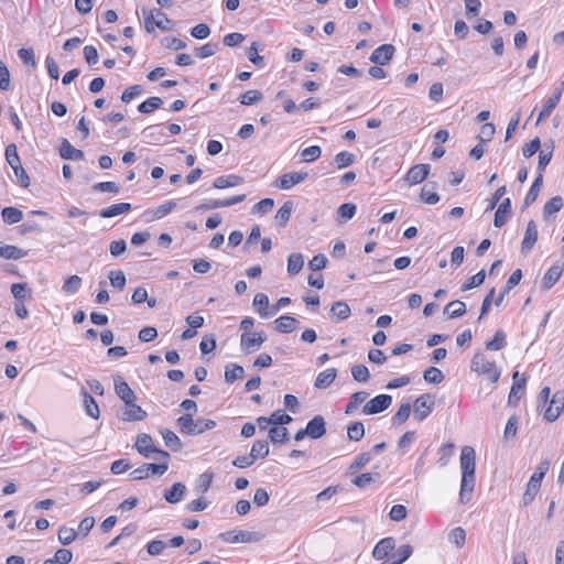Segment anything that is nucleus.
<instances>
[{
  "label": "nucleus",
  "mask_w": 564,
  "mask_h": 564,
  "mask_svg": "<svg viewBox=\"0 0 564 564\" xmlns=\"http://www.w3.org/2000/svg\"><path fill=\"white\" fill-rule=\"evenodd\" d=\"M459 465L462 469L459 502L466 505L471 500L476 481V452L474 447L464 446L462 448Z\"/></svg>",
  "instance_id": "obj_1"
},
{
  "label": "nucleus",
  "mask_w": 564,
  "mask_h": 564,
  "mask_svg": "<svg viewBox=\"0 0 564 564\" xmlns=\"http://www.w3.org/2000/svg\"><path fill=\"white\" fill-rule=\"evenodd\" d=\"M412 552V546L409 544L401 545L395 550V541L389 536L376 544L372 555L376 560L382 561L381 564H402L411 556Z\"/></svg>",
  "instance_id": "obj_2"
},
{
  "label": "nucleus",
  "mask_w": 564,
  "mask_h": 564,
  "mask_svg": "<svg viewBox=\"0 0 564 564\" xmlns=\"http://www.w3.org/2000/svg\"><path fill=\"white\" fill-rule=\"evenodd\" d=\"M470 370L478 376L484 377L490 383H497L501 375L497 365L481 352H476L473 356Z\"/></svg>",
  "instance_id": "obj_3"
},
{
  "label": "nucleus",
  "mask_w": 564,
  "mask_h": 564,
  "mask_svg": "<svg viewBox=\"0 0 564 564\" xmlns=\"http://www.w3.org/2000/svg\"><path fill=\"white\" fill-rule=\"evenodd\" d=\"M549 468H550V462L546 459L542 460L538 465L535 471L530 477V479L527 484L525 491L522 496L523 506H529L533 502V500L535 499V497L538 496V494L540 491L542 480H543L545 474L549 471Z\"/></svg>",
  "instance_id": "obj_4"
},
{
  "label": "nucleus",
  "mask_w": 564,
  "mask_h": 564,
  "mask_svg": "<svg viewBox=\"0 0 564 564\" xmlns=\"http://www.w3.org/2000/svg\"><path fill=\"white\" fill-rule=\"evenodd\" d=\"M143 20L144 28L149 33H153L158 29L161 31H170L173 29V22L159 9L144 10Z\"/></svg>",
  "instance_id": "obj_5"
},
{
  "label": "nucleus",
  "mask_w": 564,
  "mask_h": 564,
  "mask_svg": "<svg viewBox=\"0 0 564 564\" xmlns=\"http://www.w3.org/2000/svg\"><path fill=\"white\" fill-rule=\"evenodd\" d=\"M134 446L137 451L145 458L151 457L153 454L158 455L156 459H169L170 454L165 451L156 448L154 446L153 440L149 434H140L138 435Z\"/></svg>",
  "instance_id": "obj_6"
},
{
  "label": "nucleus",
  "mask_w": 564,
  "mask_h": 564,
  "mask_svg": "<svg viewBox=\"0 0 564 564\" xmlns=\"http://www.w3.org/2000/svg\"><path fill=\"white\" fill-rule=\"evenodd\" d=\"M434 405V397L431 393L421 394L415 399L413 404L414 417L417 421L425 420L432 413Z\"/></svg>",
  "instance_id": "obj_7"
},
{
  "label": "nucleus",
  "mask_w": 564,
  "mask_h": 564,
  "mask_svg": "<svg viewBox=\"0 0 564 564\" xmlns=\"http://www.w3.org/2000/svg\"><path fill=\"white\" fill-rule=\"evenodd\" d=\"M169 469V459H163L159 464L145 463L133 470L135 479H145L152 476H162Z\"/></svg>",
  "instance_id": "obj_8"
},
{
  "label": "nucleus",
  "mask_w": 564,
  "mask_h": 564,
  "mask_svg": "<svg viewBox=\"0 0 564 564\" xmlns=\"http://www.w3.org/2000/svg\"><path fill=\"white\" fill-rule=\"evenodd\" d=\"M563 91H564V82H561L558 84V86L555 88L554 94L544 101L542 109L540 110V112L538 115V119H536L538 123L544 121L545 119H547L551 116L553 110L558 105V102L562 98Z\"/></svg>",
  "instance_id": "obj_9"
},
{
  "label": "nucleus",
  "mask_w": 564,
  "mask_h": 564,
  "mask_svg": "<svg viewBox=\"0 0 564 564\" xmlns=\"http://www.w3.org/2000/svg\"><path fill=\"white\" fill-rule=\"evenodd\" d=\"M121 409L120 420L124 422L143 421L147 417V411L135 403V400H129L123 402Z\"/></svg>",
  "instance_id": "obj_10"
},
{
  "label": "nucleus",
  "mask_w": 564,
  "mask_h": 564,
  "mask_svg": "<svg viewBox=\"0 0 564 564\" xmlns=\"http://www.w3.org/2000/svg\"><path fill=\"white\" fill-rule=\"evenodd\" d=\"M392 403L389 394H379L365 403L362 413L366 415L378 414L387 410Z\"/></svg>",
  "instance_id": "obj_11"
},
{
  "label": "nucleus",
  "mask_w": 564,
  "mask_h": 564,
  "mask_svg": "<svg viewBox=\"0 0 564 564\" xmlns=\"http://www.w3.org/2000/svg\"><path fill=\"white\" fill-rule=\"evenodd\" d=\"M564 410V392L556 391L544 411V419L547 422H554L561 415Z\"/></svg>",
  "instance_id": "obj_12"
},
{
  "label": "nucleus",
  "mask_w": 564,
  "mask_h": 564,
  "mask_svg": "<svg viewBox=\"0 0 564 564\" xmlns=\"http://www.w3.org/2000/svg\"><path fill=\"white\" fill-rule=\"evenodd\" d=\"M265 340L263 332H250L242 333L240 338V345L242 350L246 352H252L258 350Z\"/></svg>",
  "instance_id": "obj_13"
},
{
  "label": "nucleus",
  "mask_w": 564,
  "mask_h": 564,
  "mask_svg": "<svg viewBox=\"0 0 564 564\" xmlns=\"http://www.w3.org/2000/svg\"><path fill=\"white\" fill-rule=\"evenodd\" d=\"M308 174L306 172H290L275 180L274 186L280 189H290L293 186L304 182Z\"/></svg>",
  "instance_id": "obj_14"
},
{
  "label": "nucleus",
  "mask_w": 564,
  "mask_h": 564,
  "mask_svg": "<svg viewBox=\"0 0 564 564\" xmlns=\"http://www.w3.org/2000/svg\"><path fill=\"white\" fill-rule=\"evenodd\" d=\"M246 199V195H236L231 196L226 199H210L207 203H204L196 207L197 210H209V209H217L223 207H229L236 204H239Z\"/></svg>",
  "instance_id": "obj_15"
},
{
  "label": "nucleus",
  "mask_w": 564,
  "mask_h": 564,
  "mask_svg": "<svg viewBox=\"0 0 564 564\" xmlns=\"http://www.w3.org/2000/svg\"><path fill=\"white\" fill-rule=\"evenodd\" d=\"M220 538L227 543H249L258 540L256 533L249 531L230 530L220 534Z\"/></svg>",
  "instance_id": "obj_16"
},
{
  "label": "nucleus",
  "mask_w": 564,
  "mask_h": 564,
  "mask_svg": "<svg viewBox=\"0 0 564 564\" xmlns=\"http://www.w3.org/2000/svg\"><path fill=\"white\" fill-rule=\"evenodd\" d=\"M394 51L393 45L382 44L372 52L370 61L375 64L384 65L391 61Z\"/></svg>",
  "instance_id": "obj_17"
},
{
  "label": "nucleus",
  "mask_w": 564,
  "mask_h": 564,
  "mask_svg": "<svg viewBox=\"0 0 564 564\" xmlns=\"http://www.w3.org/2000/svg\"><path fill=\"white\" fill-rule=\"evenodd\" d=\"M429 173V164H416L408 171L405 180L410 185H416L422 183L427 177Z\"/></svg>",
  "instance_id": "obj_18"
},
{
  "label": "nucleus",
  "mask_w": 564,
  "mask_h": 564,
  "mask_svg": "<svg viewBox=\"0 0 564 564\" xmlns=\"http://www.w3.org/2000/svg\"><path fill=\"white\" fill-rule=\"evenodd\" d=\"M525 383L527 379L524 377L519 379V372L516 371L513 373V384L510 389V393L508 397L509 404L516 405L520 401V399L524 394Z\"/></svg>",
  "instance_id": "obj_19"
},
{
  "label": "nucleus",
  "mask_w": 564,
  "mask_h": 564,
  "mask_svg": "<svg viewBox=\"0 0 564 564\" xmlns=\"http://www.w3.org/2000/svg\"><path fill=\"white\" fill-rule=\"evenodd\" d=\"M511 214V200L510 198H505L498 205L497 210L495 213L494 225L498 228L502 227L509 219Z\"/></svg>",
  "instance_id": "obj_20"
},
{
  "label": "nucleus",
  "mask_w": 564,
  "mask_h": 564,
  "mask_svg": "<svg viewBox=\"0 0 564 564\" xmlns=\"http://www.w3.org/2000/svg\"><path fill=\"white\" fill-rule=\"evenodd\" d=\"M538 240V227L534 220H530L527 225L525 234L521 243L523 252H529Z\"/></svg>",
  "instance_id": "obj_21"
},
{
  "label": "nucleus",
  "mask_w": 564,
  "mask_h": 564,
  "mask_svg": "<svg viewBox=\"0 0 564 564\" xmlns=\"http://www.w3.org/2000/svg\"><path fill=\"white\" fill-rule=\"evenodd\" d=\"M305 432H307V435L311 438H314V440L321 438L326 433L324 419L319 415L312 419L307 423Z\"/></svg>",
  "instance_id": "obj_22"
},
{
  "label": "nucleus",
  "mask_w": 564,
  "mask_h": 564,
  "mask_svg": "<svg viewBox=\"0 0 564 564\" xmlns=\"http://www.w3.org/2000/svg\"><path fill=\"white\" fill-rule=\"evenodd\" d=\"M563 265L554 264L545 272L542 279V288L544 290L551 289L562 276Z\"/></svg>",
  "instance_id": "obj_23"
},
{
  "label": "nucleus",
  "mask_w": 564,
  "mask_h": 564,
  "mask_svg": "<svg viewBox=\"0 0 564 564\" xmlns=\"http://www.w3.org/2000/svg\"><path fill=\"white\" fill-rule=\"evenodd\" d=\"M28 251L13 245H6L0 241V258L6 260H19L24 258Z\"/></svg>",
  "instance_id": "obj_24"
},
{
  "label": "nucleus",
  "mask_w": 564,
  "mask_h": 564,
  "mask_svg": "<svg viewBox=\"0 0 564 564\" xmlns=\"http://www.w3.org/2000/svg\"><path fill=\"white\" fill-rule=\"evenodd\" d=\"M275 329L279 333L288 334L294 332L299 326V321L290 315L280 316L274 321Z\"/></svg>",
  "instance_id": "obj_25"
},
{
  "label": "nucleus",
  "mask_w": 564,
  "mask_h": 564,
  "mask_svg": "<svg viewBox=\"0 0 564 564\" xmlns=\"http://www.w3.org/2000/svg\"><path fill=\"white\" fill-rule=\"evenodd\" d=\"M337 377V370L335 368H327L321 371L314 382L316 389H326L335 381Z\"/></svg>",
  "instance_id": "obj_26"
},
{
  "label": "nucleus",
  "mask_w": 564,
  "mask_h": 564,
  "mask_svg": "<svg viewBox=\"0 0 564 564\" xmlns=\"http://www.w3.org/2000/svg\"><path fill=\"white\" fill-rule=\"evenodd\" d=\"M115 391L123 402L129 400H137L134 391L121 377L115 379Z\"/></svg>",
  "instance_id": "obj_27"
},
{
  "label": "nucleus",
  "mask_w": 564,
  "mask_h": 564,
  "mask_svg": "<svg viewBox=\"0 0 564 564\" xmlns=\"http://www.w3.org/2000/svg\"><path fill=\"white\" fill-rule=\"evenodd\" d=\"M253 306L258 314L262 318H267L271 315H273L272 311H269V297L264 293H257L253 297Z\"/></svg>",
  "instance_id": "obj_28"
},
{
  "label": "nucleus",
  "mask_w": 564,
  "mask_h": 564,
  "mask_svg": "<svg viewBox=\"0 0 564 564\" xmlns=\"http://www.w3.org/2000/svg\"><path fill=\"white\" fill-rule=\"evenodd\" d=\"M130 209L131 205L129 203H117L101 209L99 216L102 218H111L128 213Z\"/></svg>",
  "instance_id": "obj_29"
},
{
  "label": "nucleus",
  "mask_w": 564,
  "mask_h": 564,
  "mask_svg": "<svg viewBox=\"0 0 564 564\" xmlns=\"http://www.w3.org/2000/svg\"><path fill=\"white\" fill-rule=\"evenodd\" d=\"M83 403L85 412L90 417L97 420L100 416L99 405L96 400L87 391H83Z\"/></svg>",
  "instance_id": "obj_30"
},
{
  "label": "nucleus",
  "mask_w": 564,
  "mask_h": 564,
  "mask_svg": "<svg viewBox=\"0 0 564 564\" xmlns=\"http://www.w3.org/2000/svg\"><path fill=\"white\" fill-rule=\"evenodd\" d=\"M243 182V178L238 175H226V176H219L215 178L213 186L217 189H224L228 187H234Z\"/></svg>",
  "instance_id": "obj_31"
},
{
  "label": "nucleus",
  "mask_w": 564,
  "mask_h": 564,
  "mask_svg": "<svg viewBox=\"0 0 564 564\" xmlns=\"http://www.w3.org/2000/svg\"><path fill=\"white\" fill-rule=\"evenodd\" d=\"M368 397L369 393L366 391L355 392L346 405L345 413L347 415L354 414L359 408V405L366 402Z\"/></svg>",
  "instance_id": "obj_32"
},
{
  "label": "nucleus",
  "mask_w": 564,
  "mask_h": 564,
  "mask_svg": "<svg viewBox=\"0 0 564 564\" xmlns=\"http://www.w3.org/2000/svg\"><path fill=\"white\" fill-rule=\"evenodd\" d=\"M507 345L506 333L501 329L497 330L492 339L486 343V349L490 351H497L505 348Z\"/></svg>",
  "instance_id": "obj_33"
},
{
  "label": "nucleus",
  "mask_w": 564,
  "mask_h": 564,
  "mask_svg": "<svg viewBox=\"0 0 564 564\" xmlns=\"http://www.w3.org/2000/svg\"><path fill=\"white\" fill-rule=\"evenodd\" d=\"M61 156L66 160H82L84 152L74 148L67 140H64L61 147Z\"/></svg>",
  "instance_id": "obj_34"
},
{
  "label": "nucleus",
  "mask_w": 564,
  "mask_h": 564,
  "mask_svg": "<svg viewBox=\"0 0 564 564\" xmlns=\"http://www.w3.org/2000/svg\"><path fill=\"white\" fill-rule=\"evenodd\" d=\"M184 494L185 486L181 482H176L169 490L165 491L164 498L170 503H176L182 500Z\"/></svg>",
  "instance_id": "obj_35"
},
{
  "label": "nucleus",
  "mask_w": 564,
  "mask_h": 564,
  "mask_svg": "<svg viewBox=\"0 0 564 564\" xmlns=\"http://www.w3.org/2000/svg\"><path fill=\"white\" fill-rule=\"evenodd\" d=\"M2 219L8 225L18 224L22 220L23 214L15 207H6L1 212Z\"/></svg>",
  "instance_id": "obj_36"
},
{
  "label": "nucleus",
  "mask_w": 564,
  "mask_h": 564,
  "mask_svg": "<svg viewBox=\"0 0 564 564\" xmlns=\"http://www.w3.org/2000/svg\"><path fill=\"white\" fill-rule=\"evenodd\" d=\"M177 425L181 433L187 435L195 434V421L193 420V415L191 413L180 416L177 419Z\"/></svg>",
  "instance_id": "obj_37"
},
{
  "label": "nucleus",
  "mask_w": 564,
  "mask_h": 564,
  "mask_svg": "<svg viewBox=\"0 0 564 564\" xmlns=\"http://www.w3.org/2000/svg\"><path fill=\"white\" fill-rule=\"evenodd\" d=\"M411 414V404L409 402L402 403L398 411L392 416L393 425H402L405 423Z\"/></svg>",
  "instance_id": "obj_38"
},
{
  "label": "nucleus",
  "mask_w": 564,
  "mask_h": 564,
  "mask_svg": "<svg viewBox=\"0 0 564 564\" xmlns=\"http://www.w3.org/2000/svg\"><path fill=\"white\" fill-rule=\"evenodd\" d=\"M444 312L448 314L451 318L460 317L466 312V305L464 302L458 300L452 301L445 306Z\"/></svg>",
  "instance_id": "obj_39"
},
{
  "label": "nucleus",
  "mask_w": 564,
  "mask_h": 564,
  "mask_svg": "<svg viewBox=\"0 0 564 564\" xmlns=\"http://www.w3.org/2000/svg\"><path fill=\"white\" fill-rule=\"evenodd\" d=\"M175 207H176V203L174 200H167V202L156 206L150 213L152 214V217L154 219H161V218L167 216L170 213H172V210H174Z\"/></svg>",
  "instance_id": "obj_40"
},
{
  "label": "nucleus",
  "mask_w": 564,
  "mask_h": 564,
  "mask_svg": "<svg viewBox=\"0 0 564 564\" xmlns=\"http://www.w3.org/2000/svg\"><path fill=\"white\" fill-rule=\"evenodd\" d=\"M304 264L301 253H292L288 258V272L292 275L297 274Z\"/></svg>",
  "instance_id": "obj_41"
},
{
  "label": "nucleus",
  "mask_w": 564,
  "mask_h": 564,
  "mask_svg": "<svg viewBox=\"0 0 564 564\" xmlns=\"http://www.w3.org/2000/svg\"><path fill=\"white\" fill-rule=\"evenodd\" d=\"M365 435V426L361 422H352L347 427V436L350 441L358 442Z\"/></svg>",
  "instance_id": "obj_42"
},
{
  "label": "nucleus",
  "mask_w": 564,
  "mask_h": 564,
  "mask_svg": "<svg viewBox=\"0 0 564 564\" xmlns=\"http://www.w3.org/2000/svg\"><path fill=\"white\" fill-rule=\"evenodd\" d=\"M243 373H245V370L241 366L231 364V365L227 366L225 369V380L228 383H232L236 380L242 378Z\"/></svg>",
  "instance_id": "obj_43"
},
{
  "label": "nucleus",
  "mask_w": 564,
  "mask_h": 564,
  "mask_svg": "<svg viewBox=\"0 0 564 564\" xmlns=\"http://www.w3.org/2000/svg\"><path fill=\"white\" fill-rule=\"evenodd\" d=\"M161 435L164 440V443L167 447H170L171 449H174V451H177L181 448L182 446V443L178 438V436L171 430H162L161 431Z\"/></svg>",
  "instance_id": "obj_44"
},
{
  "label": "nucleus",
  "mask_w": 564,
  "mask_h": 564,
  "mask_svg": "<svg viewBox=\"0 0 564 564\" xmlns=\"http://www.w3.org/2000/svg\"><path fill=\"white\" fill-rule=\"evenodd\" d=\"M161 105L162 100L160 97H150L139 105L138 110L141 113H151L154 110L159 109Z\"/></svg>",
  "instance_id": "obj_45"
},
{
  "label": "nucleus",
  "mask_w": 564,
  "mask_h": 564,
  "mask_svg": "<svg viewBox=\"0 0 564 564\" xmlns=\"http://www.w3.org/2000/svg\"><path fill=\"white\" fill-rule=\"evenodd\" d=\"M292 207L293 206L291 202H285L276 212L275 220L281 227L285 226L286 223L289 221L292 213Z\"/></svg>",
  "instance_id": "obj_46"
},
{
  "label": "nucleus",
  "mask_w": 564,
  "mask_h": 564,
  "mask_svg": "<svg viewBox=\"0 0 564 564\" xmlns=\"http://www.w3.org/2000/svg\"><path fill=\"white\" fill-rule=\"evenodd\" d=\"M563 207V199L561 196H554L551 199H549L544 207H543V214L545 216H551L553 214H556L560 212Z\"/></svg>",
  "instance_id": "obj_47"
},
{
  "label": "nucleus",
  "mask_w": 564,
  "mask_h": 564,
  "mask_svg": "<svg viewBox=\"0 0 564 564\" xmlns=\"http://www.w3.org/2000/svg\"><path fill=\"white\" fill-rule=\"evenodd\" d=\"M250 455L253 460L258 457H267L269 455V444L267 441H256L251 447Z\"/></svg>",
  "instance_id": "obj_48"
},
{
  "label": "nucleus",
  "mask_w": 564,
  "mask_h": 564,
  "mask_svg": "<svg viewBox=\"0 0 564 564\" xmlns=\"http://www.w3.org/2000/svg\"><path fill=\"white\" fill-rule=\"evenodd\" d=\"M330 313L338 319H346L350 316L351 311L347 303L339 301L333 304Z\"/></svg>",
  "instance_id": "obj_49"
},
{
  "label": "nucleus",
  "mask_w": 564,
  "mask_h": 564,
  "mask_svg": "<svg viewBox=\"0 0 564 564\" xmlns=\"http://www.w3.org/2000/svg\"><path fill=\"white\" fill-rule=\"evenodd\" d=\"M4 155L7 162L10 164L12 170H17V166L21 164V160L19 158L18 149L14 143H11L6 148Z\"/></svg>",
  "instance_id": "obj_50"
},
{
  "label": "nucleus",
  "mask_w": 564,
  "mask_h": 564,
  "mask_svg": "<svg viewBox=\"0 0 564 564\" xmlns=\"http://www.w3.org/2000/svg\"><path fill=\"white\" fill-rule=\"evenodd\" d=\"M486 274L484 270H480L476 274L471 275L466 280V282L462 285V291H468L481 285L485 281Z\"/></svg>",
  "instance_id": "obj_51"
},
{
  "label": "nucleus",
  "mask_w": 564,
  "mask_h": 564,
  "mask_svg": "<svg viewBox=\"0 0 564 564\" xmlns=\"http://www.w3.org/2000/svg\"><path fill=\"white\" fill-rule=\"evenodd\" d=\"M542 184H543V174L539 173V175L534 180L533 184L531 185V187L525 196L527 204L533 203L536 199V197L540 193V189L542 187Z\"/></svg>",
  "instance_id": "obj_52"
},
{
  "label": "nucleus",
  "mask_w": 564,
  "mask_h": 564,
  "mask_svg": "<svg viewBox=\"0 0 564 564\" xmlns=\"http://www.w3.org/2000/svg\"><path fill=\"white\" fill-rule=\"evenodd\" d=\"M448 540L455 546L463 547L466 542V531L460 527L454 528L449 532Z\"/></svg>",
  "instance_id": "obj_53"
},
{
  "label": "nucleus",
  "mask_w": 564,
  "mask_h": 564,
  "mask_svg": "<svg viewBox=\"0 0 564 564\" xmlns=\"http://www.w3.org/2000/svg\"><path fill=\"white\" fill-rule=\"evenodd\" d=\"M262 99V93L256 89H250L245 91L239 97V101L241 105L250 106Z\"/></svg>",
  "instance_id": "obj_54"
},
{
  "label": "nucleus",
  "mask_w": 564,
  "mask_h": 564,
  "mask_svg": "<svg viewBox=\"0 0 564 564\" xmlns=\"http://www.w3.org/2000/svg\"><path fill=\"white\" fill-rule=\"evenodd\" d=\"M322 155V149L318 145H311L301 151V158L304 162H314Z\"/></svg>",
  "instance_id": "obj_55"
},
{
  "label": "nucleus",
  "mask_w": 564,
  "mask_h": 564,
  "mask_svg": "<svg viewBox=\"0 0 564 564\" xmlns=\"http://www.w3.org/2000/svg\"><path fill=\"white\" fill-rule=\"evenodd\" d=\"M288 434V429L284 426H273L269 430V438L272 443H284Z\"/></svg>",
  "instance_id": "obj_56"
},
{
  "label": "nucleus",
  "mask_w": 564,
  "mask_h": 564,
  "mask_svg": "<svg viewBox=\"0 0 564 564\" xmlns=\"http://www.w3.org/2000/svg\"><path fill=\"white\" fill-rule=\"evenodd\" d=\"M423 378L429 383L437 384L444 380V375L438 368L430 367L424 371Z\"/></svg>",
  "instance_id": "obj_57"
},
{
  "label": "nucleus",
  "mask_w": 564,
  "mask_h": 564,
  "mask_svg": "<svg viewBox=\"0 0 564 564\" xmlns=\"http://www.w3.org/2000/svg\"><path fill=\"white\" fill-rule=\"evenodd\" d=\"M217 51H218V44L208 42V43L202 45L200 47H197L195 50V55L198 58L203 59V58H207V57L215 55Z\"/></svg>",
  "instance_id": "obj_58"
},
{
  "label": "nucleus",
  "mask_w": 564,
  "mask_h": 564,
  "mask_svg": "<svg viewBox=\"0 0 564 564\" xmlns=\"http://www.w3.org/2000/svg\"><path fill=\"white\" fill-rule=\"evenodd\" d=\"M77 534L78 532L75 529L62 527L58 530V540L62 544L67 545L70 544L77 538Z\"/></svg>",
  "instance_id": "obj_59"
},
{
  "label": "nucleus",
  "mask_w": 564,
  "mask_h": 564,
  "mask_svg": "<svg viewBox=\"0 0 564 564\" xmlns=\"http://www.w3.org/2000/svg\"><path fill=\"white\" fill-rule=\"evenodd\" d=\"M455 445L453 443H445L441 446L438 454H440V464L442 466H446L451 459V457L454 455Z\"/></svg>",
  "instance_id": "obj_60"
},
{
  "label": "nucleus",
  "mask_w": 564,
  "mask_h": 564,
  "mask_svg": "<svg viewBox=\"0 0 564 564\" xmlns=\"http://www.w3.org/2000/svg\"><path fill=\"white\" fill-rule=\"evenodd\" d=\"M420 196L424 203L430 205H434L440 200V196L434 187H430L429 185L422 187Z\"/></svg>",
  "instance_id": "obj_61"
},
{
  "label": "nucleus",
  "mask_w": 564,
  "mask_h": 564,
  "mask_svg": "<svg viewBox=\"0 0 564 564\" xmlns=\"http://www.w3.org/2000/svg\"><path fill=\"white\" fill-rule=\"evenodd\" d=\"M82 286V279L78 275H70L63 284V291L67 294L76 293Z\"/></svg>",
  "instance_id": "obj_62"
},
{
  "label": "nucleus",
  "mask_w": 564,
  "mask_h": 564,
  "mask_svg": "<svg viewBox=\"0 0 564 564\" xmlns=\"http://www.w3.org/2000/svg\"><path fill=\"white\" fill-rule=\"evenodd\" d=\"M351 376L358 382H366L370 378L369 370L365 365H355L351 368Z\"/></svg>",
  "instance_id": "obj_63"
},
{
  "label": "nucleus",
  "mask_w": 564,
  "mask_h": 564,
  "mask_svg": "<svg viewBox=\"0 0 564 564\" xmlns=\"http://www.w3.org/2000/svg\"><path fill=\"white\" fill-rule=\"evenodd\" d=\"M355 161V155L347 151H341L335 155V163L338 169H344L351 165Z\"/></svg>",
  "instance_id": "obj_64"
}]
</instances>
